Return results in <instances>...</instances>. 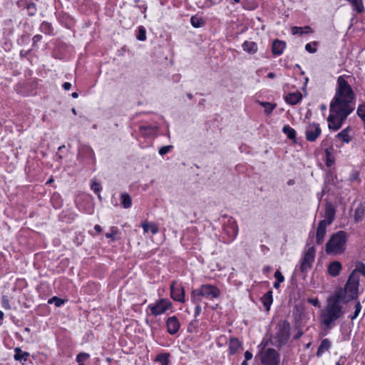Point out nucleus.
I'll use <instances>...</instances> for the list:
<instances>
[{"mask_svg":"<svg viewBox=\"0 0 365 365\" xmlns=\"http://www.w3.org/2000/svg\"><path fill=\"white\" fill-rule=\"evenodd\" d=\"M351 81L352 77L350 76H340L337 78L335 93L330 103L327 118L330 130H339L355 108L356 96L351 86Z\"/></svg>","mask_w":365,"mask_h":365,"instance_id":"1","label":"nucleus"},{"mask_svg":"<svg viewBox=\"0 0 365 365\" xmlns=\"http://www.w3.org/2000/svg\"><path fill=\"white\" fill-rule=\"evenodd\" d=\"M345 311L341 304L329 297L326 307L322 310L319 318L322 326L327 329H332L336 322L344 316Z\"/></svg>","mask_w":365,"mask_h":365,"instance_id":"2","label":"nucleus"},{"mask_svg":"<svg viewBox=\"0 0 365 365\" xmlns=\"http://www.w3.org/2000/svg\"><path fill=\"white\" fill-rule=\"evenodd\" d=\"M347 237V234L344 231L333 234L326 244V252L329 255L344 253L346 248Z\"/></svg>","mask_w":365,"mask_h":365,"instance_id":"3","label":"nucleus"},{"mask_svg":"<svg viewBox=\"0 0 365 365\" xmlns=\"http://www.w3.org/2000/svg\"><path fill=\"white\" fill-rule=\"evenodd\" d=\"M359 284L349 279L344 289H339L330 296L339 304L354 300L358 295Z\"/></svg>","mask_w":365,"mask_h":365,"instance_id":"4","label":"nucleus"},{"mask_svg":"<svg viewBox=\"0 0 365 365\" xmlns=\"http://www.w3.org/2000/svg\"><path fill=\"white\" fill-rule=\"evenodd\" d=\"M220 289L212 284H203L192 292L191 299L193 303H200L203 299L213 300L219 297Z\"/></svg>","mask_w":365,"mask_h":365,"instance_id":"5","label":"nucleus"},{"mask_svg":"<svg viewBox=\"0 0 365 365\" xmlns=\"http://www.w3.org/2000/svg\"><path fill=\"white\" fill-rule=\"evenodd\" d=\"M173 307L172 302L165 298L160 299L154 303H151L148 306L151 314L154 316H158L166 313Z\"/></svg>","mask_w":365,"mask_h":365,"instance_id":"6","label":"nucleus"},{"mask_svg":"<svg viewBox=\"0 0 365 365\" xmlns=\"http://www.w3.org/2000/svg\"><path fill=\"white\" fill-rule=\"evenodd\" d=\"M259 358L262 365H279V356L274 349H265L264 346L260 351Z\"/></svg>","mask_w":365,"mask_h":365,"instance_id":"7","label":"nucleus"},{"mask_svg":"<svg viewBox=\"0 0 365 365\" xmlns=\"http://www.w3.org/2000/svg\"><path fill=\"white\" fill-rule=\"evenodd\" d=\"M224 231L228 236L230 241H232L238 234L237 221L232 217H229L225 222Z\"/></svg>","mask_w":365,"mask_h":365,"instance_id":"8","label":"nucleus"},{"mask_svg":"<svg viewBox=\"0 0 365 365\" xmlns=\"http://www.w3.org/2000/svg\"><path fill=\"white\" fill-rule=\"evenodd\" d=\"M314 257H315L314 247V246L308 247L305 251V253H304V257L302 259V265H301V268L303 271H306L311 267V266L314 260Z\"/></svg>","mask_w":365,"mask_h":365,"instance_id":"9","label":"nucleus"},{"mask_svg":"<svg viewBox=\"0 0 365 365\" xmlns=\"http://www.w3.org/2000/svg\"><path fill=\"white\" fill-rule=\"evenodd\" d=\"M321 128L317 123H310L306 128V138L309 141H314L321 134Z\"/></svg>","mask_w":365,"mask_h":365,"instance_id":"10","label":"nucleus"},{"mask_svg":"<svg viewBox=\"0 0 365 365\" xmlns=\"http://www.w3.org/2000/svg\"><path fill=\"white\" fill-rule=\"evenodd\" d=\"M171 297L179 302H185V290L180 284L173 283L170 287Z\"/></svg>","mask_w":365,"mask_h":365,"instance_id":"11","label":"nucleus"},{"mask_svg":"<svg viewBox=\"0 0 365 365\" xmlns=\"http://www.w3.org/2000/svg\"><path fill=\"white\" fill-rule=\"evenodd\" d=\"M353 130L350 127H347L340 131L336 136L335 139L336 141L341 143H349L352 140Z\"/></svg>","mask_w":365,"mask_h":365,"instance_id":"12","label":"nucleus"},{"mask_svg":"<svg viewBox=\"0 0 365 365\" xmlns=\"http://www.w3.org/2000/svg\"><path fill=\"white\" fill-rule=\"evenodd\" d=\"M166 327L169 334H175L180 327V324L178 318L173 316L168 318Z\"/></svg>","mask_w":365,"mask_h":365,"instance_id":"13","label":"nucleus"},{"mask_svg":"<svg viewBox=\"0 0 365 365\" xmlns=\"http://www.w3.org/2000/svg\"><path fill=\"white\" fill-rule=\"evenodd\" d=\"M361 276L365 277V264L362 263H359L356 265V268L354 270H353L349 279L359 284Z\"/></svg>","mask_w":365,"mask_h":365,"instance_id":"14","label":"nucleus"},{"mask_svg":"<svg viewBox=\"0 0 365 365\" xmlns=\"http://www.w3.org/2000/svg\"><path fill=\"white\" fill-rule=\"evenodd\" d=\"M330 225V221L327 222V220H323L320 221L317 230V242L319 244H321L323 240L326 233V229L328 225Z\"/></svg>","mask_w":365,"mask_h":365,"instance_id":"15","label":"nucleus"},{"mask_svg":"<svg viewBox=\"0 0 365 365\" xmlns=\"http://www.w3.org/2000/svg\"><path fill=\"white\" fill-rule=\"evenodd\" d=\"M342 269V264L340 262L334 260L330 262L327 267V272L331 277L339 275Z\"/></svg>","mask_w":365,"mask_h":365,"instance_id":"16","label":"nucleus"},{"mask_svg":"<svg viewBox=\"0 0 365 365\" xmlns=\"http://www.w3.org/2000/svg\"><path fill=\"white\" fill-rule=\"evenodd\" d=\"M278 344L281 345L284 344L289 338V325L283 323L280 327L279 334H278Z\"/></svg>","mask_w":365,"mask_h":365,"instance_id":"17","label":"nucleus"},{"mask_svg":"<svg viewBox=\"0 0 365 365\" xmlns=\"http://www.w3.org/2000/svg\"><path fill=\"white\" fill-rule=\"evenodd\" d=\"M141 227L143 229L144 233H151L155 235L158 232V227L154 222H150L144 221L141 224Z\"/></svg>","mask_w":365,"mask_h":365,"instance_id":"18","label":"nucleus"},{"mask_svg":"<svg viewBox=\"0 0 365 365\" xmlns=\"http://www.w3.org/2000/svg\"><path fill=\"white\" fill-rule=\"evenodd\" d=\"M286 47L284 41L278 39L274 40L272 43V53L275 56L281 55Z\"/></svg>","mask_w":365,"mask_h":365,"instance_id":"19","label":"nucleus"},{"mask_svg":"<svg viewBox=\"0 0 365 365\" xmlns=\"http://www.w3.org/2000/svg\"><path fill=\"white\" fill-rule=\"evenodd\" d=\"M244 51L250 53L255 54L257 52L258 47L257 44L251 41H245L242 45Z\"/></svg>","mask_w":365,"mask_h":365,"instance_id":"20","label":"nucleus"},{"mask_svg":"<svg viewBox=\"0 0 365 365\" xmlns=\"http://www.w3.org/2000/svg\"><path fill=\"white\" fill-rule=\"evenodd\" d=\"M302 93L299 91L291 93L285 96V101L290 105H295L302 100Z\"/></svg>","mask_w":365,"mask_h":365,"instance_id":"21","label":"nucleus"},{"mask_svg":"<svg viewBox=\"0 0 365 365\" xmlns=\"http://www.w3.org/2000/svg\"><path fill=\"white\" fill-rule=\"evenodd\" d=\"M240 341L236 338H231L229 342V352L230 354H235L241 348Z\"/></svg>","mask_w":365,"mask_h":365,"instance_id":"22","label":"nucleus"},{"mask_svg":"<svg viewBox=\"0 0 365 365\" xmlns=\"http://www.w3.org/2000/svg\"><path fill=\"white\" fill-rule=\"evenodd\" d=\"M331 346V342L328 339H324L322 341L317 351V355L318 356H322L326 351L329 350Z\"/></svg>","mask_w":365,"mask_h":365,"instance_id":"23","label":"nucleus"},{"mask_svg":"<svg viewBox=\"0 0 365 365\" xmlns=\"http://www.w3.org/2000/svg\"><path fill=\"white\" fill-rule=\"evenodd\" d=\"M120 200L124 208L128 209L132 206V199L128 193H122L120 195Z\"/></svg>","mask_w":365,"mask_h":365,"instance_id":"24","label":"nucleus"},{"mask_svg":"<svg viewBox=\"0 0 365 365\" xmlns=\"http://www.w3.org/2000/svg\"><path fill=\"white\" fill-rule=\"evenodd\" d=\"M333 148L330 147L325 150L326 155V165L328 167H331L334 163V158L332 156Z\"/></svg>","mask_w":365,"mask_h":365,"instance_id":"25","label":"nucleus"},{"mask_svg":"<svg viewBox=\"0 0 365 365\" xmlns=\"http://www.w3.org/2000/svg\"><path fill=\"white\" fill-rule=\"evenodd\" d=\"M349 3L357 13H362L364 11V7L362 0H351Z\"/></svg>","mask_w":365,"mask_h":365,"instance_id":"26","label":"nucleus"},{"mask_svg":"<svg viewBox=\"0 0 365 365\" xmlns=\"http://www.w3.org/2000/svg\"><path fill=\"white\" fill-rule=\"evenodd\" d=\"M258 103L264 108V111L267 115L272 113L276 107V104L269 102L259 101Z\"/></svg>","mask_w":365,"mask_h":365,"instance_id":"27","label":"nucleus"},{"mask_svg":"<svg viewBox=\"0 0 365 365\" xmlns=\"http://www.w3.org/2000/svg\"><path fill=\"white\" fill-rule=\"evenodd\" d=\"M282 132L287 136L290 140H295L296 131L289 125H284L282 128Z\"/></svg>","mask_w":365,"mask_h":365,"instance_id":"28","label":"nucleus"},{"mask_svg":"<svg viewBox=\"0 0 365 365\" xmlns=\"http://www.w3.org/2000/svg\"><path fill=\"white\" fill-rule=\"evenodd\" d=\"M263 304L267 309L272 303V294L271 292H267L262 297Z\"/></svg>","mask_w":365,"mask_h":365,"instance_id":"29","label":"nucleus"},{"mask_svg":"<svg viewBox=\"0 0 365 365\" xmlns=\"http://www.w3.org/2000/svg\"><path fill=\"white\" fill-rule=\"evenodd\" d=\"M169 354L163 353L158 355L156 361H158L161 365H168L169 360Z\"/></svg>","mask_w":365,"mask_h":365,"instance_id":"30","label":"nucleus"},{"mask_svg":"<svg viewBox=\"0 0 365 365\" xmlns=\"http://www.w3.org/2000/svg\"><path fill=\"white\" fill-rule=\"evenodd\" d=\"M27 356H28V354L26 352H22L20 349L16 348L15 349V355H14L15 359L19 360V361H22V360L26 361Z\"/></svg>","mask_w":365,"mask_h":365,"instance_id":"31","label":"nucleus"},{"mask_svg":"<svg viewBox=\"0 0 365 365\" xmlns=\"http://www.w3.org/2000/svg\"><path fill=\"white\" fill-rule=\"evenodd\" d=\"M334 217V210L331 206H329L326 210V219L327 222L330 221V224L332 222Z\"/></svg>","mask_w":365,"mask_h":365,"instance_id":"32","label":"nucleus"},{"mask_svg":"<svg viewBox=\"0 0 365 365\" xmlns=\"http://www.w3.org/2000/svg\"><path fill=\"white\" fill-rule=\"evenodd\" d=\"M317 43L315 41L308 43L305 45V49L307 52H309L310 53H314L317 52Z\"/></svg>","mask_w":365,"mask_h":365,"instance_id":"33","label":"nucleus"},{"mask_svg":"<svg viewBox=\"0 0 365 365\" xmlns=\"http://www.w3.org/2000/svg\"><path fill=\"white\" fill-rule=\"evenodd\" d=\"M190 21H191V24L195 28H199L202 25V19L200 17H197V16H192Z\"/></svg>","mask_w":365,"mask_h":365,"instance_id":"34","label":"nucleus"},{"mask_svg":"<svg viewBox=\"0 0 365 365\" xmlns=\"http://www.w3.org/2000/svg\"><path fill=\"white\" fill-rule=\"evenodd\" d=\"M91 190L98 195V197L101 199V191L102 190V187L99 183L97 182H93L91 186Z\"/></svg>","mask_w":365,"mask_h":365,"instance_id":"35","label":"nucleus"},{"mask_svg":"<svg viewBox=\"0 0 365 365\" xmlns=\"http://www.w3.org/2000/svg\"><path fill=\"white\" fill-rule=\"evenodd\" d=\"M90 358V355L87 353H80L76 356L78 363H85Z\"/></svg>","mask_w":365,"mask_h":365,"instance_id":"36","label":"nucleus"},{"mask_svg":"<svg viewBox=\"0 0 365 365\" xmlns=\"http://www.w3.org/2000/svg\"><path fill=\"white\" fill-rule=\"evenodd\" d=\"M303 29L310 30V27H309V26H305V27L294 26L292 28V34L293 35L302 34H304Z\"/></svg>","mask_w":365,"mask_h":365,"instance_id":"37","label":"nucleus"},{"mask_svg":"<svg viewBox=\"0 0 365 365\" xmlns=\"http://www.w3.org/2000/svg\"><path fill=\"white\" fill-rule=\"evenodd\" d=\"M48 302V304H54L56 307H61L64 303V301L60 298L53 297L49 299Z\"/></svg>","mask_w":365,"mask_h":365,"instance_id":"38","label":"nucleus"},{"mask_svg":"<svg viewBox=\"0 0 365 365\" xmlns=\"http://www.w3.org/2000/svg\"><path fill=\"white\" fill-rule=\"evenodd\" d=\"M361 306L359 302H357L355 304V310H354V314L350 316L351 319L354 320V319H356L358 317L359 313L361 312Z\"/></svg>","mask_w":365,"mask_h":365,"instance_id":"39","label":"nucleus"},{"mask_svg":"<svg viewBox=\"0 0 365 365\" xmlns=\"http://www.w3.org/2000/svg\"><path fill=\"white\" fill-rule=\"evenodd\" d=\"M137 38L139 41H145L146 39L145 30L142 26L139 27V29H138V34L137 36Z\"/></svg>","mask_w":365,"mask_h":365,"instance_id":"40","label":"nucleus"},{"mask_svg":"<svg viewBox=\"0 0 365 365\" xmlns=\"http://www.w3.org/2000/svg\"><path fill=\"white\" fill-rule=\"evenodd\" d=\"M364 215V212L360 208H357L355 210V212H354V220L356 222H358L359 220H361V219L362 218V216Z\"/></svg>","mask_w":365,"mask_h":365,"instance_id":"41","label":"nucleus"},{"mask_svg":"<svg viewBox=\"0 0 365 365\" xmlns=\"http://www.w3.org/2000/svg\"><path fill=\"white\" fill-rule=\"evenodd\" d=\"M172 148H173L172 145L163 146L159 150V154L160 155H164L166 153H168V152H170Z\"/></svg>","mask_w":365,"mask_h":365,"instance_id":"42","label":"nucleus"},{"mask_svg":"<svg viewBox=\"0 0 365 365\" xmlns=\"http://www.w3.org/2000/svg\"><path fill=\"white\" fill-rule=\"evenodd\" d=\"M51 24L47 23V22H43L41 25V29L42 31L45 32V33H51Z\"/></svg>","mask_w":365,"mask_h":365,"instance_id":"43","label":"nucleus"},{"mask_svg":"<svg viewBox=\"0 0 365 365\" xmlns=\"http://www.w3.org/2000/svg\"><path fill=\"white\" fill-rule=\"evenodd\" d=\"M274 277L276 278L277 281H278L279 282H282L284 280V277H283L282 274L279 270L275 272Z\"/></svg>","mask_w":365,"mask_h":365,"instance_id":"44","label":"nucleus"},{"mask_svg":"<svg viewBox=\"0 0 365 365\" xmlns=\"http://www.w3.org/2000/svg\"><path fill=\"white\" fill-rule=\"evenodd\" d=\"M27 9H28L29 14L30 15H34L36 13V6H35V5L34 4H28Z\"/></svg>","mask_w":365,"mask_h":365,"instance_id":"45","label":"nucleus"},{"mask_svg":"<svg viewBox=\"0 0 365 365\" xmlns=\"http://www.w3.org/2000/svg\"><path fill=\"white\" fill-rule=\"evenodd\" d=\"M308 302L312 304L314 307H319V302L317 298H310L308 299Z\"/></svg>","mask_w":365,"mask_h":365,"instance_id":"46","label":"nucleus"},{"mask_svg":"<svg viewBox=\"0 0 365 365\" xmlns=\"http://www.w3.org/2000/svg\"><path fill=\"white\" fill-rule=\"evenodd\" d=\"M115 234H116V232L113 230L110 232L106 233V237L107 238H109V239H111V240H114V236L115 235Z\"/></svg>","mask_w":365,"mask_h":365,"instance_id":"47","label":"nucleus"},{"mask_svg":"<svg viewBox=\"0 0 365 365\" xmlns=\"http://www.w3.org/2000/svg\"><path fill=\"white\" fill-rule=\"evenodd\" d=\"M346 361V359L343 356H341L340 359L336 362L335 365H344Z\"/></svg>","mask_w":365,"mask_h":365,"instance_id":"48","label":"nucleus"},{"mask_svg":"<svg viewBox=\"0 0 365 365\" xmlns=\"http://www.w3.org/2000/svg\"><path fill=\"white\" fill-rule=\"evenodd\" d=\"M252 358V354L250 351H246L245 353V359L246 360H250Z\"/></svg>","mask_w":365,"mask_h":365,"instance_id":"49","label":"nucleus"},{"mask_svg":"<svg viewBox=\"0 0 365 365\" xmlns=\"http://www.w3.org/2000/svg\"><path fill=\"white\" fill-rule=\"evenodd\" d=\"M196 304V307H195V316L200 314V312H201V307H200V305L199 304V303H195Z\"/></svg>","mask_w":365,"mask_h":365,"instance_id":"50","label":"nucleus"},{"mask_svg":"<svg viewBox=\"0 0 365 365\" xmlns=\"http://www.w3.org/2000/svg\"><path fill=\"white\" fill-rule=\"evenodd\" d=\"M2 307L5 309H9L10 307H9V302L7 299H3V301H2Z\"/></svg>","mask_w":365,"mask_h":365,"instance_id":"51","label":"nucleus"},{"mask_svg":"<svg viewBox=\"0 0 365 365\" xmlns=\"http://www.w3.org/2000/svg\"><path fill=\"white\" fill-rule=\"evenodd\" d=\"M63 88L66 90V91H68L71 89V83H68V82H66L63 84Z\"/></svg>","mask_w":365,"mask_h":365,"instance_id":"52","label":"nucleus"},{"mask_svg":"<svg viewBox=\"0 0 365 365\" xmlns=\"http://www.w3.org/2000/svg\"><path fill=\"white\" fill-rule=\"evenodd\" d=\"M94 229H95L97 232H101V230H102V229H101V226H100V225H96L94 227Z\"/></svg>","mask_w":365,"mask_h":365,"instance_id":"53","label":"nucleus"},{"mask_svg":"<svg viewBox=\"0 0 365 365\" xmlns=\"http://www.w3.org/2000/svg\"><path fill=\"white\" fill-rule=\"evenodd\" d=\"M274 77H275V74L274 73H269L267 75V78H274Z\"/></svg>","mask_w":365,"mask_h":365,"instance_id":"54","label":"nucleus"},{"mask_svg":"<svg viewBox=\"0 0 365 365\" xmlns=\"http://www.w3.org/2000/svg\"><path fill=\"white\" fill-rule=\"evenodd\" d=\"M280 283H281V282H279L278 281L275 282L274 283V288H276V289L279 288V284H280Z\"/></svg>","mask_w":365,"mask_h":365,"instance_id":"55","label":"nucleus"},{"mask_svg":"<svg viewBox=\"0 0 365 365\" xmlns=\"http://www.w3.org/2000/svg\"><path fill=\"white\" fill-rule=\"evenodd\" d=\"M41 36L39 35H36L34 37V39L35 41H39L41 39Z\"/></svg>","mask_w":365,"mask_h":365,"instance_id":"56","label":"nucleus"},{"mask_svg":"<svg viewBox=\"0 0 365 365\" xmlns=\"http://www.w3.org/2000/svg\"><path fill=\"white\" fill-rule=\"evenodd\" d=\"M78 94L77 93L74 92L72 93L73 98H78Z\"/></svg>","mask_w":365,"mask_h":365,"instance_id":"57","label":"nucleus"},{"mask_svg":"<svg viewBox=\"0 0 365 365\" xmlns=\"http://www.w3.org/2000/svg\"><path fill=\"white\" fill-rule=\"evenodd\" d=\"M249 361V360H246V359H245V360L242 362V365H248V364H247V361Z\"/></svg>","mask_w":365,"mask_h":365,"instance_id":"58","label":"nucleus"},{"mask_svg":"<svg viewBox=\"0 0 365 365\" xmlns=\"http://www.w3.org/2000/svg\"><path fill=\"white\" fill-rule=\"evenodd\" d=\"M231 3L232 4H238V3H240V0H232V1Z\"/></svg>","mask_w":365,"mask_h":365,"instance_id":"59","label":"nucleus"},{"mask_svg":"<svg viewBox=\"0 0 365 365\" xmlns=\"http://www.w3.org/2000/svg\"><path fill=\"white\" fill-rule=\"evenodd\" d=\"M269 269H269V267H264V272H268L269 271Z\"/></svg>","mask_w":365,"mask_h":365,"instance_id":"60","label":"nucleus"},{"mask_svg":"<svg viewBox=\"0 0 365 365\" xmlns=\"http://www.w3.org/2000/svg\"><path fill=\"white\" fill-rule=\"evenodd\" d=\"M302 335V332H299V333L297 334L296 337H297V338H299V337H300Z\"/></svg>","mask_w":365,"mask_h":365,"instance_id":"61","label":"nucleus"},{"mask_svg":"<svg viewBox=\"0 0 365 365\" xmlns=\"http://www.w3.org/2000/svg\"><path fill=\"white\" fill-rule=\"evenodd\" d=\"M310 31H311V29L310 30L303 29L304 34L309 33V32H310Z\"/></svg>","mask_w":365,"mask_h":365,"instance_id":"62","label":"nucleus"},{"mask_svg":"<svg viewBox=\"0 0 365 365\" xmlns=\"http://www.w3.org/2000/svg\"><path fill=\"white\" fill-rule=\"evenodd\" d=\"M72 112L73 114H76V109L75 108H72Z\"/></svg>","mask_w":365,"mask_h":365,"instance_id":"63","label":"nucleus"},{"mask_svg":"<svg viewBox=\"0 0 365 365\" xmlns=\"http://www.w3.org/2000/svg\"><path fill=\"white\" fill-rule=\"evenodd\" d=\"M78 365H85L84 363H78Z\"/></svg>","mask_w":365,"mask_h":365,"instance_id":"64","label":"nucleus"}]
</instances>
